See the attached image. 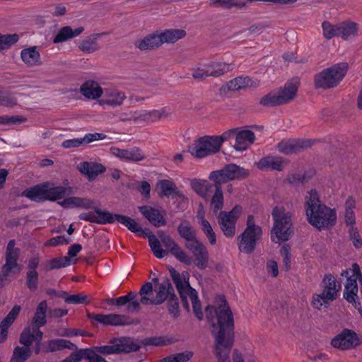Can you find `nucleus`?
<instances>
[{
	"label": "nucleus",
	"mask_w": 362,
	"mask_h": 362,
	"mask_svg": "<svg viewBox=\"0 0 362 362\" xmlns=\"http://www.w3.org/2000/svg\"><path fill=\"white\" fill-rule=\"evenodd\" d=\"M197 218L201 229L204 234L208 238L211 245H214L216 243V236L210 223L205 218L204 214H198Z\"/></svg>",
	"instance_id": "obj_40"
},
{
	"label": "nucleus",
	"mask_w": 362,
	"mask_h": 362,
	"mask_svg": "<svg viewBox=\"0 0 362 362\" xmlns=\"http://www.w3.org/2000/svg\"><path fill=\"white\" fill-rule=\"evenodd\" d=\"M262 235V229L254 230L246 227L238 237V246L240 252L247 255L252 253Z\"/></svg>",
	"instance_id": "obj_12"
},
{
	"label": "nucleus",
	"mask_w": 362,
	"mask_h": 362,
	"mask_svg": "<svg viewBox=\"0 0 362 362\" xmlns=\"http://www.w3.org/2000/svg\"><path fill=\"white\" fill-rule=\"evenodd\" d=\"M79 171L84 174L89 181H92L95 177L105 171V168L100 163L93 162H83L78 165Z\"/></svg>",
	"instance_id": "obj_23"
},
{
	"label": "nucleus",
	"mask_w": 362,
	"mask_h": 362,
	"mask_svg": "<svg viewBox=\"0 0 362 362\" xmlns=\"http://www.w3.org/2000/svg\"><path fill=\"white\" fill-rule=\"evenodd\" d=\"M113 341L117 354L134 352L140 349V346L129 337L115 338Z\"/></svg>",
	"instance_id": "obj_27"
},
{
	"label": "nucleus",
	"mask_w": 362,
	"mask_h": 362,
	"mask_svg": "<svg viewBox=\"0 0 362 362\" xmlns=\"http://www.w3.org/2000/svg\"><path fill=\"white\" fill-rule=\"evenodd\" d=\"M64 349L75 350L77 346L69 340L64 339H55L47 342L44 351L46 353L60 351Z\"/></svg>",
	"instance_id": "obj_29"
},
{
	"label": "nucleus",
	"mask_w": 362,
	"mask_h": 362,
	"mask_svg": "<svg viewBox=\"0 0 362 362\" xmlns=\"http://www.w3.org/2000/svg\"><path fill=\"white\" fill-rule=\"evenodd\" d=\"M17 104V99L8 92L0 88V106L13 107Z\"/></svg>",
	"instance_id": "obj_57"
},
{
	"label": "nucleus",
	"mask_w": 362,
	"mask_h": 362,
	"mask_svg": "<svg viewBox=\"0 0 362 362\" xmlns=\"http://www.w3.org/2000/svg\"><path fill=\"white\" fill-rule=\"evenodd\" d=\"M313 144V140L305 139H289L281 141L278 144V151L284 154L288 155L296 153L301 149L310 147Z\"/></svg>",
	"instance_id": "obj_16"
},
{
	"label": "nucleus",
	"mask_w": 362,
	"mask_h": 362,
	"mask_svg": "<svg viewBox=\"0 0 362 362\" xmlns=\"http://www.w3.org/2000/svg\"><path fill=\"white\" fill-rule=\"evenodd\" d=\"M298 87L292 82L285 83L283 88L271 91L263 96L259 104L264 107H275L286 104L293 100L296 96Z\"/></svg>",
	"instance_id": "obj_8"
},
{
	"label": "nucleus",
	"mask_w": 362,
	"mask_h": 362,
	"mask_svg": "<svg viewBox=\"0 0 362 362\" xmlns=\"http://www.w3.org/2000/svg\"><path fill=\"white\" fill-rule=\"evenodd\" d=\"M192 356L193 352L187 351L166 356L162 359V362H187Z\"/></svg>",
	"instance_id": "obj_50"
},
{
	"label": "nucleus",
	"mask_w": 362,
	"mask_h": 362,
	"mask_svg": "<svg viewBox=\"0 0 362 362\" xmlns=\"http://www.w3.org/2000/svg\"><path fill=\"white\" fill-rule=\"evenodd\" d=\"M189 298L192 304L193 312L199 320L203 319L201 302L199 299L197 292L195 289L190 291Z\"/></svg>",
	"instance_id": "obj_49"
},
{
	"label": "nucleus",
	"mask_w": 362,
	"mask_h": 362,
	"mask_svg": "<svg viewBox=\"0 0 362 362\" xmlns=\"http://www.w3.org/2000/svg\"><path fill=\"white\" fill-rule=\"evenodd\" d=\"M141 214L155 227L159 228L166 224V221L160 211L151 206L139 207Z\"/></svg>",
	"instance_id": "obj_20"
},
{
	"label": "nucleus",
	"mask_w": 362,
	"mask_h": 362,
	"mask_svg": "<svg viewBox=\"0 0 362 362\" xmlns=\"http://www.w3.org/2000/svg\"><path fill=\"white\" fill-rule=\"evenodd\" d=\"M158 185L162 196L169 197L170 196L180 197L181 195L175 184L170 180H161Z\"/></svg>",
	"instance_id": "obj_41"
},
{
	"label": "nucleus",
	"mask_w": 362,
	"mask_h": 362,
	"mask_svg": "<svg viewBox=\"0 0 362 362\" xmlns=\"http://www.w3.org/2000/svg\"><path fill=\"white\" fill-rule=\"evenodd\" d=\"M15 240H11L8 243L6 250V264L16 268L18 265L20 250L15 247Z\"/></svg>",
	"instance_id": "obj_38"
},
{
	"label": "nucleus",
	"mask_w": 362,
	"mask_h": 362,
	"mask_svg": "<svg viewBox=\"0 0 362 362\" xmlns=\"http://www.w3.org/2000/svg\"><path fill=\"white\" fill-rule=\"evenodd\" d=\"M161 243L165 247V250L170 252L180 262L190 265L192 259L181 248V247L176 243L170 235H165L161 238Z\"/></svg>",
	"instance_id": "obj_17"
},
{
	"label": "nucleus",
	"mask_w": 362,
	"mask_h": 362,
	"mask_svg": "<svg viewBox=\"0 0 362 362\" xmlns=\"http://www.w3.org/2000/svg\"><path fill=\"white\" fill-rule=\"evenodd\" d=\"M177 232L181 238L186 241L185 244H192L199 240L196 230L188 221H182L177 226Z\"/></svg>",
	"instance_id": "obj_26"
},
{
	"label": "nucleus",
	"mask_w": 362,
	"mask_h": 362,
	"mask_svg": "<svg viewBox=\"0 0 362 362\" xmlns=\"http://www.w3.org/2000/svg\"><path fill=\"white\" fill-rule=\"evenodd\" d=\"M79 218L86 221L95 223L98 224H112L115 221L119 222L128 228L131 232L135 233L137 236L145 238L147 234L142 228L141 225L134 219L124 215L112 214L107 211H103L100 209H95L93 211L82 213L79 215Z\"/></svg>",
	"instance_id": "obj_4"
},
{
	"label": "nucleus",
	"mask_w": 362,
	"mask_h": 362,
	"mask_svg": "<svg viewBox=\"0 0 362 362\" xmlns=\"http://www.w3.org/2000/svg\"><path fill=\"white\" fill-rule=\"evenodd\" d=\"M214 185L213 189H214V194H213L211 199V207L214 211L216 212L221 210L223 206V194L222 191V184H218L217 181H212Z\"/></svg>",
	"instance_id": "obj_39"
},
{
	"label": "nucleus",
	"mask_w": 362,
	"mask_h": 362,
	"mask_svg": "<svg viewBox=\"0 0 362 362\" xmlns=\"http://www.w3.org/2000/svg\"><path fill=\"white\" fill-rule=\"evenodd\" d=\"M320 286L322 291L320 293H313L311 305L317 310L327 308L330 303L338 298L341 289V282L332 274H325L322 279Z\"/></svg>",
	"instance_id": "obj_5"
},
{
	"label": "nucleus",
	"mask_w": 362,
	"mask_h": 362,
	"mask_svg": "<svg viewBox=\"0 0 362 362\" xmlns=\"http://www.w3.org/2000/svg\"><path fill=\"white\" fill-rule=\"evenodd\" d=\"M103 33H95L86 37L80 43L78 47L84 53L90 54L99 49L98 39Z\"/></svg>",
	"instance_id": "obj_34"
},
{
	"label": "nucleus",
	"mask_w": 362,
	"mask_h": 362,
	"mask_svg": "<svg viewBox=\"0 0 362 362\" xmlns=\"http://www.w3.org/2000/svg\"><path fill=\"white\" fill-rule=\"evenodd\" d=\"M249 175V170L236 164L230 163L222 169L210 173V181H217L218 184H224L234 180L245 179Z\"/></svg>",
	"instance_id": "obj_10"
},
{
	"label": "nucleus",
	"mask_w": 362,
	"mask_h": 362,
	"mask_svg": "<svg viewBox=\"0 0 362 362\" xmlns=\"http://www.w3.org/2000/svg\"><path fill=\"white\" fill-rule=\"evenodd\" d=\"M59 204L66 209L81 207L83 209H91L93 207L95 202L87 198H81L77 197H70L64 199L59 202Z\"/></svg>",
	"instance_id": "obj_24"
},
{
	"label": "nucleus",
	"mask_w": 362,
	"mask_h": 362,
	"mask_svg": "<svg viewBox=\"0 0 362 362\" xmlns=\"http://www.w3.org/2000/svg\"><path fill=\"white\" fill-rule=\"evenodd\" d=\"M153 284L147 281L141 287L139 293L130 291L127 294L118 298H110L106 300L109 305L121 307L126 305V311L130 313H139L141 310V304L160 305L175 293L174 288L168 279L160 284L156 298L153 295Z\"/></svg>",
	"instance_id": "obj_2"
},
{
	"label": "nucleus",
	"mask_w": 362,
	"mask_h": 362,
	"mask_svg": "<svg viewBox=\"0 0 362 362\" xmlns=\"http://www.w3.org/2000/svg\"><path fill=\"white\" fill-rule=\"evenodd\" d=\"M65 302L69 304H88L90 303V300L88 296L85 295L82 293H78L76 294H72L68 296L65 298Z\"/></svg>",
	"instance_id": "obj_55"
},
{
	"label": "nucleus",
	"mask_w": 362,
	"mask_h": 362,
	"mask_svg": "<svg viewBox=\"0 0 362 362\" xmlns=\"http://www.w3.org/2000/svg\"><path fill=\"white\" fill-rule=\"evenodd\" d=\"M190 185L192 189L199 196L206 198L209 193L212 192L213 186L207 180L194 178L191 180Z\"/></svg>",
	"instance_id": "obj_32"
},
{
	"label": "nucleus",
	"mask_w": 362,
	"mask_h": 362,
	"mask_svg": "<svg viewBox=\"0 0 362 362\" xmlns=\"http://www.w3.org/2000/svg\"><path fill=\"white\" fill-rule=\"evenodd\" d=\"M45 187L46 186L42 182L27 188L22 192V196L33 202H42L45 201Z\"/></svg>",
	"instance_id": "obj_31"
},
{
	"label": "nucleus",
	"mask_w": 362,
	"mask_h": 362,
	"mask_svg": "<svg viewBox=\"0 0 362 362\" xmlns=\"http://www.w3.org/2000/svg\"><path fill=\"white\" fill-rule=\"evenodd\" d=\"M163 44L160 34L153 33L147 35L136 43V47L141 50L152 49Z\"/></svg>",
	"instance_id": "obj_33"
},
{
	"label": "nucleus",
	"mask_w": 362,
	"mask_h": 362,
	"mask_svg": "<svg viewBox=\"0 0 362 362\" xmlns=\"http://www.w3.org/2000/svg\"><path fill=\"white\" fill-rule=\"evenodd\" d=\"M185 31L180 29L167 30L160 34L163 44L175 42L180 39H182L185 35Z\"/></svg>",
	"instance_id": "obj_46"
},
{
	"label": "nucleus",
	"mask_w": 362,
	"mask_h": 362,
	"mask_svg": "<svg viewBox=\"0 0 362 362\" xmlns=\"http://www.w3.org/2000/svg\"><path fill=\"white\" fill-rule=\"evenodd\" d=\"M168 310L170 315L176 318L180 315L178 299L175 294H173L168 301Z\"/></svg>",
	"instance_id": "obj_58"
},
{
	"label": "nucleus",
	"mask_w": 362,
	"mask_h": 362,
	"mask_svg": "<svg viewBox=\"0 0 362 362\" xmlns=\"http://www.w3.org/2000/svg\"><path fill=\"white\" fill-rule=\"evenodd\" d=\"M126 96L123 92L116 90H112L108 99L105 100V103L111 106L120 105Z\"/></svg>",
	"instance_id": "obj_53"
},
{
	"label": "nucleus",
	"mask_w": 362,
	"mask_h": 362,
	"mask_svg": "<svg viewBox=\"0 0 362 362\" xmlns=\"http://www.w3.org/2000/svg\"><path fill=\"white\" fill-rule=\"evenodd\" d=\"M19 40L18 34H6L0 33V52L9 49L12 45Z\"/></svg>",
	"instance_id": "obj_48"
},
{
	"label": "nucleus",
	"mask_w": 362,
	"mask_h": 362,
	"mask_svg": "<svg viewBox=\"0 0 362 362\" xmlns=\"http://www.w3.org/2000/svg\"><path fill=\"white\" fill-rule=\"evenodd\" d=\"M39 274L37 272L27 271L25 276V284L30 291H35L38 286Z\"/></svg>",
	"instance_id": "obj_54"
},
{
	"label": "nucleus",
	"mask_w": 362,
	"mask_h": 362,
	"mask_svg": "<svg viewBox=\"0 0 362 362\" xmlns=\"http://www.w3.org/2000/svg\"><path fill=\"white\" fill-rule=\"evenodd\" d=\"M83 358L86 359V349H81L71 353L68 357L62 360V362H79Z\"/></svg>",
	"instance_id": "obj_62"
},
{
	"label": "nucleus",
	"mask_w": 362,
	"mask_h": 362,
	"mask_svg": "<svg viewBox=\"0 0 362 362\" xmlns=\"http://www.w3.org/2000/svg\"><path fill=\"white\" fill-rule=\"evenodd\" d=\"M349 235L354 247L356 249L361 248L362 247V239L358 229L355 226H351L349 230Z\"/></svg>",
	"instance_id": "obj_61"
},
{
	"label": "nucleus",
	"mask_w": 362,
	"mask_h": 362,
	"mask_svg": "<svg viewBox=\"0 0 362 362\" xmlns=\"http://www.w3.org/2000/svg\"><path fill=\"white\" fill-rule=\"evenodd\" d=\"M34 341V333L32 332L31 328L30 327H25L20 335V344L23 345V347L30 348Z\"/></svg>",
	"instance_id": "obj_51"
},
{
	"label": "nucleus",
	"mask_w": 362,
	"mask_h": 362,
	"mask_svg": "<svg viewBox=\"0 0 362 362\" xmlns=\"http://www.w3.org/2000/svg\"><path fill=\"white\" fill-rule=\"evenodd\" d=\"M221 140L217 135L204 136L199 138L194 144L189 146L188 151L192 156L202 158L209 155L218 153L221 147Z\"/></svg>",
	"instance_id": "obj_9"
},
{
	"label": "nucleus",
	"mask_w": 362,
	"mask_h": 362,
	"mask_svg": "<svg viewBox=\"0 0 362 362\" xmlns=\"http://www.w3.org/2000/svg\"><path fill=\"white\" fill-rule=\"evenodd\" d=\"M242 212V206L240 205H235L230 211H221L219 215L237 222Z\"/></svg>",
	"instance_id": "obj_60"
},
{
	"label": "nucleus",
	"mask_w": 362,
	"mask_h": 362,
	"mask_svg": "<svg viewBox=\"0 0 362 362\" xmlns=\"http://www.w3.org/2000/svg\"><path fill=\"white\" fill-rule=\"evenodd\" d=\"M291 248L288 245L286 244L282 246L280 250V254L283 257V262L286 270H288L291 267Z\"/></svg>",
	"instance_id": "obj_64"
},
{
	"label": "nucleus",
	"mask_w": 362,
	"mask_h": 362,
	"mask_svg": "<svg viewBox=\"0 0 362 362\" xmlns=\"http://www.w3.org/2000/svg\"><path fill=\"white\" fill-rule=\"evenodd\" d=\"M257 83L252 81L248 76H239L227 83V88L229 90L236 91L249 87H255Z\"/></svg>",
	"instance_id": "obj_35"
},
{
	"label": "nucleus",
	"mask_w": 362,
	"mask_h": 362,
	"mask_svg": "<svg viewBox=\"0 0 362 362\" xmlns=\"http://www.w3.org/2000/svg\"><path fill=\"white\" fill-rule=\"evenodd\" d=\"M81 93L88 99H98L102 95L103 89L96 82L89 81L81 86Z\"/></svg>",
	"instance_id": "obj_30"
},
{
	"label": "nucleus",
	"mask_w": 362,
	"mask_h": 362,
	"mask_svg": "<svg viewBox=\"0 0 362 362\" xmlns=\"http://www.w3.org/2000/svg\"><path fill=\"white\" fill-rule=\"evenodd\" d=\"M216 300L221 304L217 308L208 305L205 313L213 327L212 334L216 341L215 355L218 362H226L234 341L233 315L224 296H218Z\"/></svg>",
	"instance_id": "obj_1"
},
{
	"label": "nucleus",
	"mask_w": 362,
	"mask_h": 362,
	"mask_svg": "<svg viewBox=\"0 0 362 362\" xmlns=\"http://www.w3.org/2000/svg\"><path fill=\"white\" fill-rule=\"evenodd\" d=\"M272 216L274 221V226L271 230V240L274 243L287 241L291 234L292 226L291 216L278 207H274L272 211Z\"/></svg>",
	"instance_id": "obj_7"
},
{
	"label": "nucleus",
	"mask_w": 362,
	"mask_h": 362,
	"mask_svg": "<svg viewBox=\"0 0 362 362\" xmlns=\"http://www.w3.org/2000/svg\"><path fill=\"white\" fill-rule=\"evenodd\" d=\"M305 207L308 222L318 230L332 227L335 224V210L320 203L316 189H311L309 192V196L306 197Z\"/></svg>",
	"instance_id": "obj_3"
},
{
	"label": "nucleus",
	"mask_w": 362,
	"mask_h": 362,
	"mask_svg": "<svg viewBox=\"0 0 362 362\" xmlns=\"http://www.w3.org/2000/svg\"><path fill=\"white\" fill-rule=\"evenodd\" d=\"M284 160L281 157L267 156L262 158L257 163L256 165L258 169L261 170H283Z\"/></svg>",
	"instance_id": "obj_22"
},
{
	"label": "nucleus",
	"mask_w": 362,
	"mask_h": 362,
	"mask_svg": "<svg viewBox=\"0 0 362 362\" xmlns=\"http://www.w3.org/2000/svg\"><path fill=\"white\" fill-rule=\"evenodd\" d=\"M21 57L29 66H35L40 63V54L35 47L23 49L21 52Z\"/></svg>",
	"instance_id": "obj_36"
},
{
	"label": "nucleus",
	"mask_w": 362,
	"mask_h": 362,
	"mask_svg": "<svg viewBox=\"0 0 362 362\" xmlns=\"http://www.w3.org/2000/svg\"><path fill=\"white\" fill-rule=\"evenodd\" d=\"M211 76H219L232 69L231 64L224 62H211L206 64Z\"/></svg>",
	"instance_id": "obj_44"
},
{
	"label": "nucleus",
	"mask_w": 362,
	"mask_h": 362,
	"mask_svg": "<svg viewBox=\"0 0 362 362\" xmlns=\"http://www.w3.org/2000/svg\"><path fill=\"white\" fill-rule=\"evenodd\" d=\"M361 344H362V337L346 328L342 329L331 341V345L333 347L342 351L354 349Z\"/></svg>",
	"instance_id": "obj_11"
},
{
	"label": "nucleus",
	"mask_w": 362,
	"mask_h": 362,
	"mask_svg": "<svg viewBox=\"0 0 362 362\" xmlns=\"http://www.w3.org/2000/svg\"><path fill=\"white\" fill-rule=\"evenodd\" d=\"M213 4L221 6L224 8H230L232 7H237L243 8L246 6V3L244 1L236 2L235 0H210Z\"/></svg>",
	"instance_id": "obj_59"
},
{
	"label": "nucleus",
	"mask_w": 362,
	"mask_h": 362,
	"mask_svg": "<svg viewBox=\"0 0 362 362\" xmlns=\"http://www.w3.org/2000/svg\"><path fill=\"white\" fill-rule=\"evenodd\" d=\"M110 151L116 157L128 161L138 162L143 160L146 158L144 152L136 146H133L127 149L112 147Z\"/></svg>",
	"instance_id": "obj_19"
},
{
	"label": "nucleus",
	"mask_w": 362,
	"mask_h": 362,
	"mask_svg": "<svg viewBox=\"0 0 362 362\" xmlns=\"http://www.w3.org/2000/svg\"><path fill=\"white\" fill-rule=\"evenodd\" d=\"M235 142L234 148L239 151H245L249 146L254 143L255 135L253 132L248 129L239 131L236 132Z\"/></svg>",
	"instance_id": "obj_21"
},
{
	"label": "nucleus",
	"mask_w": 362,
	"mask_h": 362,
	"mask_svg": "<svg viewBox=\"0 0 362 362\" xmlns=\"http://www.w3.org/2000/svg\"><path fill=\"white\" fill-rule=\"evenodd\" d=\"M84 30V28L81 26L76 29H72L71 26H64L59 29L57 34L53 38L54 43H60L67 41L80 35Z\"/></svg>",
	"instance_id": "obj_25"
},
{
	"label": "nucleus",
	"mask_w": 362,
	"mask_h": 362,
	"mask_svg": "<svg viewBox=\"0 0 362 362\" xmlns=\"http://www.w3.org/2000/svg\"><path fill=\"white\" fill-rule=\"evenodd\" d=\"M339 36L344 40L354 37L358 31V24L354 22H342L339 24Z\"/></svg>",
	"instance_id": "obj_42"
},
{
	"label": "nucleus",
	"mask_w": 362,
	"mask_h": 362,
	"mask_svg": "<svg viewBox=\"0 0 362 362\" xmlns=\"http://www.w3.org/2000/svg\"><path fill=\"white\" fill-rule=\"evenodd\" d=\"M45 201L54 202L64 198L66 192V188L63 186H52L49 182H45Z\"/></svg>",
	"instance_id": "obj_28"
},
{
	"label": "nucleus",
	"mask_w": 362,
	"mask_h": 362,
	"mask_svg": "<svg viewBox=\"0 0 362 362\" xmlns=\"http://www.w3.org/2000/svg\"><path fill=\"white\" fill-rule=\"evenodd\" d=\"M169 272L177 290L180 294L183 307L187 312L189 311V305L187 301V296L189 297L190 291L194 289L192 288L188 281L184 282L180 277V274L173 267L169 269Z\"/></svg>",
	"instance_id": "obj_14"
},
{
	"label": "nucleus",
	"mask_w": 362,
	"mask_h": 362,
	"mask_svg": "<svg viewBox=\"0 0 362 362\" xmlns=\"http://www.w3.org/2000/svg\"><path fill=\"white\" fill-rule=\"evenodd\" d=\"M30 348L17 346L13 351L9 362H25L31 356Z\"/></svg>",
	"instance_id": "obj_45"
},
{
	"label": "nucleus",
	"mask_w": 362,
	"mask_h": 362,
	"mask_svg": "<svg viewBox=\"0 0 362 362\" xmlns=\"http://www.w3.org/2000/svg\"><path fill=\"white\" fill-rule=\"evenodd\" d=\"M27 121V118L21 115L0 116V125L19 124Z\"/></svg>",
	"instance_id": "obj_56"
},
{
	"label": "nucleus",
	"mask_w": 362,
	"mask_h": 362,
	"mask_svg": "<svg viewBox=\"0 0 362 362\" xmlns=\"http://www.w3.org/2000/svg\"><path fill=\"white\" fill-rule=\"evenodd\" d=\"M218 221L224 235L227 238H233L235 233L236 222L221 215H218Z\"/></svg>",
	"instance_id": "obj_43"
},
{
	"label": "nucleus",
	"mask_w": 362,
	"mask_h": 362,
	"mask_svg": "<svg viewBox=\"0 0 362 362\" xmlns=\"http://www.w3.org/2000/svg\"><path fill=\"white\" fill-rule=\"evenodd\" d=\"M69 242L70 239L66 238L64 235H58L49 239L44 245L45 247H55L68 244Z\"/></svg>",
	"instance_id": "obj_63"
},
{
	"label": "nucleus",
	"mask_w": 362,
	"mask_h": 362,
	"mask_svg": "<svg viewBox=\"0 0 362 362\" xmlns=\"http://www.w3.org/2000/svg\"><path fill=\"white\" fill-rule=\"evenodd\" d=\"M91 319L103 325L110 326L129 325L133 322L129 316L121 314H96Z\"/></svg>",
	"instance_id": "obj_18"
},
{
	"label": "nucleus",
	"mask_w": 362,
	"mask_h": 362,
	"mask_svg": "<svg viewBox=\"0 0 362 362\" xmlns=\"http://www.w3.org/2000/svg\"><path fill=\"white\" fill-rule=\"evenodd\" d=\"M81 250L82 246L81 244L74 243L71 245L68 250V257L63 256L50 259L46 266V269L50 271L70 266L72 264L70 258L76 257Z\"/></svg>",
	"instance_id": "obj_15"
},
{
	"label": "nucleus",
	"mask_w": 362,
	"mask_h": 362,
	"mask_svg": "<svg viewBox=\"0 0 362 362\" xmlns=\"http://www.w3.org/2000/svg\"><path fill=\"white\" fill-rule=\"evenodd\" d=\"M358 284L356 278H353V276L349 277L344 286V298L349 303H351L356 302V299L358 298Z\"/></svg>",
	"instance_id": "obj_37"
},
{
	"label": "nucleus",
	"mask_w": 362,
	"mask_h": 362,
	"mask_svg": "<svg viewBox=\"0 0 362 362\" xmlns=\"http://www.w3.org/2000/svg\"><path fill=\"white\" fill-rule=\"evenodd\" d=\"M323 35L327 39H332L334 37L339 36L338 25H332L329 22L325 21L322 24Z\"/></svg>",
	"instance_id": "obj_52"
},
{
	"label": "nucleus",
	"mask_w": 362,
	"mask_h": 362,
	"mask_svg": "<svg viewBox=\"0 0 362 362\" xmlns=\"http://www.w3.org/2000/svg\"><path fill=\"white\" fill-rule=\"evenodd\" d=\"M348 64L337 63L315 74L314 84L317 88L330 89L337 87L345 77Z\"/></svg>",
	"instance_id": "obj_6"
},
{
	"label": "nucleus",
	"mask_w": 362,
	"mask_h": 362,
	"mask_svg": "<svg viewBox=\"0 0 362 362\" xmlns=\"http://www.w3.org/2000/svg\"><path fill=\"white\" fill-rule=\"evenodd\" d=\"M185 247L193 255L194 265L200 270H204L209 263V254L206 245L199 240Z\"/></svg>",
	"instance_id": "obj_13"
},
{
	"label": "nucleus",
	"mask_w": 362,
	"mask_h": 362,
	"mask_svg": "<svg viewBox=\"0 0 362 362\" xmlns=\"http://www.w3.org/2000/svg\"><path fill=\"white\" fill-rule=\"evenodd\" d=\"M148 244L156 258L162 259L168 255V252L162 248L160 242L154 235L148 237Z\"/></svg>",
	"instance_id": "obj_47"
}]
</instances>
